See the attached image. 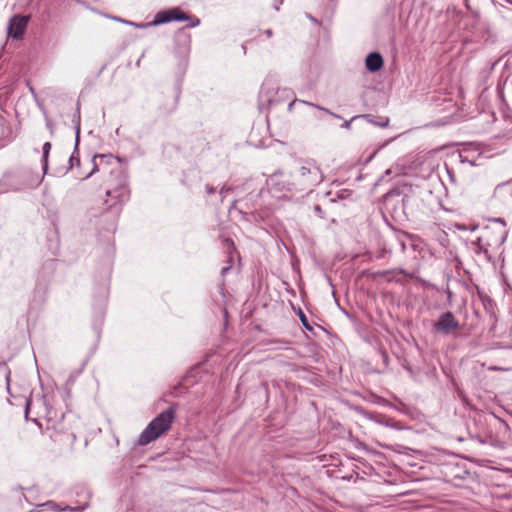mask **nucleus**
<instances>
[{"mask_svg": "<svg viewBox=\"0 0 512 512\" xmlns=\"http://www.w3.org/2000/svg\"><path fill=\"white\" fill-rule=\"evenodd\" d=\"M290 174L295 192H310L324 179L320 167L309 160L298 162Z\"/></svg>", "mask_w": 512, "mask_h": 512, "instance_id": "1", "label": "nucleus"}, {"mask_svg": "<svg viewBox=\"0 0 512 512\" xmlns=\"http://www.w3.org/2000/svg\"><path fill=\"white\" fill-rule=\"evenodd\" d=\"M177 404H172L156 416L144 429L138 438V444L147 445L170 430L175 420Z\"/></svg>", "mask_w": 512, "mask_h": 512, "instance_id": "2", "label": "nucleus"}, {"mask_svg": "<svg viewBox=\"0 0 512 512\" xmlns=\"http://www.w3.org/2000/svg\"><path fill=\"white\" fill-rule=\"evenodd\" d=\"M506 239V231L502 227H485L482 235L477 238L474 245H477L480 250L487 252L489 247H499Z\"/></svg>", "mask_w": 512, "mask_h": 512, "instance_id": "3", "label": "nucleus"}, {"mask_svg": "<svg viewBox=\"0 0 512 512\" xmlns=\"http://www.w3.org/2000/svg\"><path fill=\"white\" fill-rule=\"evenodd\" d=\"M171 21H190L188 27H195L200 24L199 18L191 17L187 13L183 12L180 8L175 7L167 10L159 11L151 25H161Z\"/></svg>", "mask_w": 512, "mask_h": 512, "instance_id": "4", "label": "nucleus"}, {"mask_svg": "<svg viewBox=\"0 0 512 512\" xmlns=\"http://www.w3.org/2000/svg\"><path fill=\"white\" fill-rule=\"evenodd\" d=\"M267 185L269 191L278 197L285 195L287 192L295 191V187L292 185L291 174L285 175L283 172L272 174L267 180Z\"/></svg>", "mask_w": 512, "mask_h": 512, "instance_id": "5", "label": "nucleus"}, {"mask_svg": "<svg viewBox=\"0 0 512 512\" xmlns=\"http://www.w3.org/2000/svg\"><path fill=\"white\" fill-rule=\"evenodd\" d=\"M436 331L448 335L460 328L458 320L450 311L442 313L434 324Z\"/></svg>", "mask_w": 512, "mask_h": 512, "instance_id": "6", "label": "nucleus"}, {"mask_svg": "<svg viewBox=\"0 0 512 512\" xmlns=\"http://www.w3.org/2000/svg\"><path fill=\"white\" fill-rule=\"evenodd\" d=\"M106 195L111 198L110 200H105V204H108L109 208H112L113 206H116L118 203L123 202L126 200L129 196V190L125 184V181L123 179H120L113 189H107Z\"/></svg>", "mask_w": 512, "mask_h": 512, "instance_id": "7", "label": "nucleus"}, {"mask_svg": "<svg viewBox=\"0 0 512 512\" xmlns=\"http://www.w3.org/2000/svg\"><path fill=\"white\" fill-rule=\"evenodd\" d=\"M22 188L23 183L19 173L6 172L0 179V195L10 191H19Z\"/></svg>", "mask_w": 512, "mask_h": 512, "instance_id": "8", "label": "nucleus"}, {"mask_svg": "<svg viewBox=\"0 0 512 512\" xmlns=\"http://www.w3.org/2000/svg\"><path fill=\"white\" fill-rule=\"evenodd\" d=\"M29 22V16L15 15L8 25V35L13 39H21Z\"/></svg>", "mask_w": 512, "mask_h": 512, "instance_id": "9", "label": "nucleus"}, {"mask_svg": "<svg viewBox=\"0 0 512 512\" xmlns=\"http://www.w3.org/2000/svg\"><path fill=\"white\" fill-rule=\"evenodd\" d=\"M179 96L175 93L162 95L158 100V109L163 115H169L174 112L178 105Z\"/></svg>", "mask_w": 512, "mask_h": 512, "instance_id": "10", "label": "nucleus"}, {"mask_svg": "<svg viewBox=\"0 0 512 512\" xmlns=\"http://www.w3.org/2000/svg\"><path fill=\"white\" fill-rule=\"evenodd\" d=\"M93 169L91 173L87 175L89 177L91 174L95 173L96 171H99L101 168L105 169L113 162L116 163V159L113 157L112 154H96L94 155L93 159Z\"/></svg>", "mask_w": 512, "mask_h": 512, "instance_id": "11", "label": "nucleus"}, {"mask_svg": "<svg viewBox=\"0 0 512 512\" xmlns=\"http://www.w3.org/2000/svg\"><path fill=\"white\" fill-rule=\"evenodd\" d=\"M365 65L370 72H377L383 67V57L378 52H372L366 57Z\"/></svg>", "mask_w": 512, "mask_h": 512, "instance_id": "12", "label": "nucleus"}, {"mask_svg": "<svg viewBox=\"0 0 512 512\" xmlns=\"http://www.w3.org/2000/svg\"><path fill=\"white\" fill-rule=\"evenodd\" d=\"M223 247L226 249L228 254V263L229 265L227 267L222 268V274H225L233 264V253L236 252V247L232 239L225 238L222 242Z\"/></svg>", "mask_w": 512, "mask_h": 512, "instance_id": "13", "label": "nucleus"}, {"mask_svg": "<svg viewBox=\"0 0 512 512\" xmlns=\"http://www.w3.org/2000/svg\"><path fill=\"white\" fill-rule=\"evenodd\" d=\"M42 150H43V170H44V173L47 172V169H48V158H49V153H50V150H51V143L50 142H45L43 147H42Z\"/></svg>", "mask_w": 512, "mask_h": 512, "instance_id": "14", "label": "nucleus"}, {"mask_svg": "<svg viewBox=\"0 0 512 512\" xmlns=\"http://www.w3.org/2000/svg\"><path fill=\"white\" fill-rule=\"evenodd\" d=\"M75 165L76 166L80 165V158L78 156V141L76 142L74 152L69 157V167H68V169H72Z\"/></svg>", "mask_w": 512, "mask_h": 512, "instance_id": "15", "label": "nucleus"}, {"mask_svg": "<svg viewBox=\"0 0 512 512\" xmlns=\"http://www.w3.org/2000/svg\"><path fill=\"white\" fill-rule=\"evenodd\" d=\"M298 315H299V318H300L301 323H302V325L304 326V328H305L306 330L312 331V329H313V328H312V326L309 324L308 319H307L306 315L303 313V311H302V310H299Z\"/></svg>", "mask_w": 512, "mask_h": 512, "instance_id": "16", "label": "nucleus"}, {"mask_svg": "<svg viewBox=\"0 0 512 512\" xmlns=\"http://www.w3.org/2000/svg\"><path fill=\"white\" fill-rule=\"evenodd\" d=\"M306 103H307V104H310V105H312V106H314V107H316V108H318V109H320V110L325 111L326 113H328L329 115H331V116H333V117L340 118V116H338L337 114H335V113L331 112V111H330V110H328L327 108L321 107V106H319V105H314V104H312V103H308V102H306Z\"/></svg>", "mask_w": 512, "mask_h": 512, "instance_id": "17", "label": "nucleus"}, {"mask_svg": "<svg viewBox=\"0 0 512 512\" xmlns=\"http://www.w3.org/2000/svg\"><path fill=\"white\" fill-rule=\"evenodd\" d=\"M380 355H381V358H382L383 363L385 364V366H388V363H389V356H388L387 352H386V351H384V350H381V351H380Z\"/></svg>", "mask_w": 512, "mask_h": 512, "instance_id": "18", "label": "nucleus"}, {"mask_svg": "<svg viewBox=\"0 0 512 512\" xmlns=\"http://www.w3.org/2000/svg\"><path fill=\"white\" fill-rule=\"evenodd\" d=\"M313 209L318 217L324 218L323 213H322V208L320 205H315Z\"/></svg>", "mask_w": 512, "mask_h": 512, "instance_id": "19", "label": "nucleus"}, {"mask_svg": "<svg viewBox=\"0 0 512 512\" xmlns=\"http://www.w3.org/2000/svg\"><path fill=\"white\" fill-rule=\"evenodd\" d=\"M206 191L208 194H214L216 192V189L211 185H206Z\"/></svg>", "mask_w": 512, "mask_h": 512, "instance_id": "20", "label": "nucleus"}, {"mask_svg": "<svg viewBox=\"0 0 512 512\" xmlns=\"http://www.w3.org/2000/svg\"><path fill=\"white\" fill-rule=\"evenodd\" d=\"M30 401H27L26 402V410H25V416L26 418H28V414H29V409H30Z\"/></svg>", "mask_w": 512, "mask_h": 512, "instance_id": "21", "label": "nucleus"}, {"mask_svg": "<svg viewBox=\"0 0 512 512\" xmlns=\"http://www.w3.org/2000/svg\"><path fill=\"white\" fill-rule=\"evenodd\" d=\"M229 190H230L229 188L226 189L225 187H222L221 190H220V195L222 197H224L225 192H228Z\"/></svg>", "mask_w": 512, "mask_h": 512, "instance_id": "22", "label": "nucleus"}, {"mask_svg": "<svg viewBox=\"0 0 512 512\" xmlns=\"http://www.w3.org/2000/svg\"><path fill=\"white\" fill-rule=\"evenodd\" d=\"M351 121H345L344 124H343V127L346 128V129H349L350 128V125H351Z\"/></svg>", "mask_w": 512, "mask_h": 512, "instance_id": "23", "label": "nucleus"}, {"mask_svg": "<svg viewBox=\"0 0 512 512\" xmlns=\"http://www.w3.org/2000/svg\"><path fill=\"white\" fill-rule=\"evenodd\" d=\"M265 34H266V36H267V37H271V36L273 35V32H272V30H271V29H267V30L265 31Z\"/></svg>", "mask_w": 512, "mask_h": 512, "instance_id": "24", "label": "nucleus"}, {"mask_svg": "<svg viewBox=\"0 0 512 512\" xmlns=\"http://www.w3.org/2000/svg\"><path fill=\"white\" fill-rule=\"evenodd\" d=\"M392 272H393V273H394V272H398V273H401V274L407 275V273H406L403 269L393 270Z\"/></svg>", "mask_w": 512, "mask_h": 512, "instance_id": "25", "label": "nucleus"}, {"mask_svg": "<svg viewBox=\"0 0 512 512\" xmlns=\"http://www.w3.org/2000/svg\"><path fill=\"white\" fill-rule=\"evenodd\" d=\"M389 273H390V271H383V272H379V275L387 276Z\"/></svg>", "mask_w": 512, "mask_h": 512, "instance_id": "26", "label": "nucleus"}, {"mask_svg": "<svg viewBox=\"0 0 512 512\" xmlns=\"http://www.w3.org/2000/svg\"><path fill=\"white\" fill-rule=\"evenodd\" d=\"M490 370L498 371V370H501V368L497 367V366H493V367H490Z\"/></svg>", "mask_w": 512, "mask_h": 512, "instance_id": "27", "label": "nucleus"}, {"mask_svg": "<svg viewBox=\"0 0 512 512\" xmlns=\"http://www.w3.org/2000/svg\"><path fill=\"white\" fill-rule=\"evenodd\" d=\"M295 102H296V100L292 101V102L289 104V107H288V108H289V110H292V107H293V105L295 104Z\"/></svg>", "mask_w": 512, "mask_h": 512, "instance_id": "28", "label": "nucleus"}, {"mask_svg": "<svg viewBox=\"0 0 512 512\" xmlns=\"http://www.w3.org/2000/svg\"><path fill=\"white\" fill-rule=\"evenodd\" d=\"M66 509L69 511H74V508H71V507H67Z\"/></svg>", "mask_w": 512, "mask_h": 512, "instance_id": "29", "label": "nucleus"}, {"mask_svg": "<svg viewBox=\"0 0 512 512\" xmlns=\"http://www.w3.org/2000/svg\"><path fill=\"white\" fill-rule=\"evenodd\" d=\"M339 197H340V198H344V197H345V196H344V194H343V192L339 195Z\"/></svg>", "mask_w": 512, "mask_h": 512, "instance_id": "30", "label": "nucleus"}, {"mask_svg": "<svg viewBox=\"0 0 512 512\" xmlns=\"http://www.w3.org/2000/svg\"><path fill=\"white\" fill-rule=\"evenodd\" d=\"M47 125L50 127V129H52V125L50 124V122H47Z\"/></svg>", "mask_w": 512, "mask_h": 512, "instance_id": "31", "label": "nucleus"}]
</instances>
